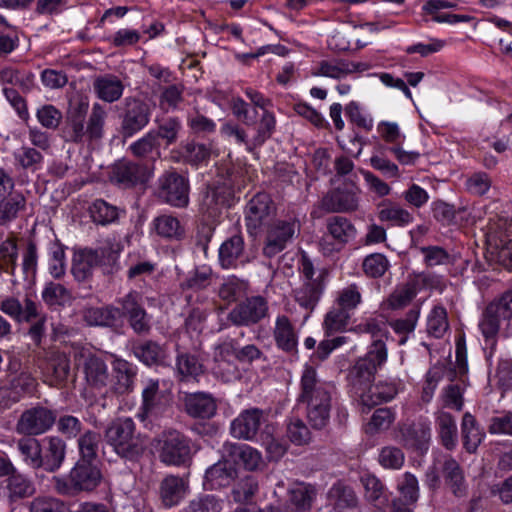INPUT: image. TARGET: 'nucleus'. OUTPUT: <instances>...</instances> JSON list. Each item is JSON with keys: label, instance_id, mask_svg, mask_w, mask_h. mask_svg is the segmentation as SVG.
<instances>
[{"label": "nucleus", "instance_id": "1", "mask_svg": "<svg viewBox=\"0 0 512 512\" xmlns=\"http://www.w3.org/2000/svg\"><path fill=\"white\" fill-rule=\"evenodd\" d=\"M89 111L86 97L71 100L66 112L62 138L65 142L77 145H91L104 136V127L108 116L107 109L95 102Z\"/></svg>", "mask_w": 512, "mask_h": 512}, {"label": "nucleus", "instance_id": "2", "mask_svg": "<svg viewBox=\"0 0 512 512\" xmlns=\"http://www.w3.org/2000/svg\"><path fill=\"white\" fill-rule=\"evenodd\" d=\"M336 392L335 385L321 380L314 367L305 366L300 378L297 403L305 406L307 421L313 429L323 430L329 425Z\"/></svg>", "mask_w": 512, "mask_h": 512}, {"label": "nucleus", "instance_id": "3", "mask_svg": "<svg viewBox=\"0 0 512 512\" xmlns=\"http://www.w3.org/2000/svg\"><path fill=\"white\" fill-rule=\"evenodd\" d=\"M105 440L114 452L129 461H138L146 450L145 440L136 432L132 418H117L105 430Z\"/></svg>", "mask_w": 512, "mask_h": 512}, {"label": "nucleus", "instance_id": "4", "mask_svg": "<svg viewBox=\"0 0 512 512\" xmlns=\"http://www.w3.org/2000/svg\"><path fill=\"white\" fill-rule=\"evenodd\" d=\"M102 481L99 467L88 459H79L66 477L54 476L53 488L62 496H76L96 489Z\"/></svg>", "mask_w": 512, "mask_h": 512}, {"label": "nucleus", "instance_id": "5", "mask_svg": "<svg viewBox=\"0 0 512 512\" xmlns=\"http://www.w3.org/2000/svg\"><path fill=\"white\" fill-rule=\"evenodd\" d=\"M387 360V348L381 339L375 340L367 354L356 361L350 369L348 379L350 384L358 390H363L371 380L379 367Z\"/></svg>", "mask_w": 512, "mask_h": 512}, {"label": "nucleus", "instance_id": "6", "mask_svg": "<svg viewBox=\"0 0 512 512\" xmlns=\"http://www.w3.org/2000/svg\"><path fill=\"white\" fill-rule=\"evenodd\" d=\"M191 440L177 430L163 433L160 440L159 458L167 465L181 466L192 458Z\"/></svg>", "mask_w": 512, "mask_h": 512}, {"label": "nucleus", "instance_id": "7", "mask_svg": "<svg viewBox=\"0 0 512 512\" xmlns=\"http://www.w3.org/2000/svg\"><path fill=\"white\" fill-rule=\"evenodd\" d=\"M152 109L145 101L127 97L121 113L120 133L123 138H130L142 131L150 122Z\"/></svg>", "mask_w": 512, "mask_h": 512}, {"label": "nucleus", "instance_id": "8", "mask_svg": "<svg viewBox=\"0 0 512 512\" xmlns=\"http://www.w3.org/2000/svg\"><path fill=\"white\" fill-rule=\"evenodd\" d=\"M152 173V169L147 164L123 159L113 164L109 179L119 188L131 189L145 185L152 177Z\"/></svg>", "mask_w": 512, "mask_h": 512}, {"label": "nucleus", "instance_id": "9", "mask_svg": "<svg viewBox=\"0 0 512 512\" xmlns=\"http://www.w3.org/2000/svg\"><path fill=\"white\" fill-rule=\"evenodd\" d=\"M264 230L262 254L267 258H273L292 241L298 225L295 220H276Z\"/></svg>", "mask_w": 512, "mask_h": 512}, {"label": "nucleus", "instance_id": "10", "mask_svg": "<svg viewBox=\"0 0 512 512\" xmlns=\"http://www.w3.org/2000/svg\"><path fill=\"white\" fill-rule=\"evenodd\" d=\"M276 206L266 193L256 194L247 204L245 222L251 235L273 223L276 217Z\"/></svg>", "mask_w": 512, "mask_h": 512}, {"label": "nucleus", "instance_id": "11", "mask_svg": "<svg viewBox=\"0 0 512 512\" xmlns=\"http://www.w3.org/2000/svg\"><path fill=\"white\" fill-rule=\"evenodd\" d=\"M158 195L171 206L186 207L189 203V181L176 171H166L159 178Z\"/></svg>", "mask_w": 512, "mask_h": 512}, {"label": "nucleus", "instance_id": "12", "mask_svg": "<svg viewBox=\"0 0 512 512\" xmlns=\"http://www.w3.org/2000/svg\"><path fill=\"white\" fill-rule=\"evenodd\" d=\"M56 420V413L43 406L25 410L16 423V432L24 436H38L48 431Z\"/></svg>", "mask_w": 512, "mask_h": 512}, {"label": "nucleus", "instance_id": "13", "mask_svg": "<svg viewBox=\"0 0 512 512\" xmlns=\"http://www.w3.org/2000/svg\"><path fill=\"white\" fill-rule=\"evenodd\" d=\"M140 295L131 291L117 300L122 317L128 319L130 327L137 334H147L151 329L150 318L140 302Z\"/></svg>", "mask_w": 512, "mask_h": 512}, {"label": "nucleus", "instance_id": "14", "mask_svg": "<svg viewBox=\"0 0 512 512\" xmlns=\"http://www.w3.org/2000/svg\"><path fill=\"white\" fill-rule=\"evenodd\" d=\"M267 313V301L255 296L237 304L228 314V319L236 326H250L266 317Z\"/></svg>", "mask_w": 512, "mask_h": 512}, {"label": "nucleus", "instance_id": "15", "mask_svg": "<svg viewBox=\"0 0 512 512\" xmlns=\"http://www.w3.org/2000/svg\"><path fill=\"white\" fill-rule=\"evenodd\" d=\"M233 340L218 344L213 353V373L223 382H232L240 379L241 372L234 361Z\"/></svg>", "mask_w": 512, "mask_h": 512}, {"label": "nucleus", "instance_id": "16", "mask_svg": "<svg viewBox=\"0 0 512 512\" xmlns=\"http://www.w3.org/2000/svg\"><path fill=\"white\" fill-rule=\"evenodd\" d=\"M368 69L369 65L367 63L352 62L345 59H328L318 62L311 70V75L340 81L353 73L364 72Z\"/></svg>", "mask_w": 512, "mask_h": 512}, {"label": "nucleus", "instance_id": "17", "mask_svg": "<svg viewBox=\"0 0 512 512\" xmlns=\"http://www.w3.org/2000/svg\"><path fill=\"white\" fill-rule=\"evenodd\" d=\"M265 421L264 411L259 408L243 410L231 423V434L238 439L252 440Z\"/></svg>", "mask_w": 512, "mask_h": 512}, {"label": "nucleus", "instance_id": "18", "mask_svg": "<svg viewBox=\"0 0 512 512\" xmlns=\"http://www.w3.org/2000/svg\"><path fill=\"white\" fill-rule=\"evenodd\" d=\"M142 401L137 414L141 421L151 416H158L163 406V396L160 391L159 379L149 378L143 381Z\"/></svg>", "mask_w": 512, "mask_h": 512}, {"label": "nucleus", "instance_id": "19", "mask_svg": "<svg viewBox=\"0 0 512 512\" xmlns=\"http://www.w3.org/2000/svg\"><path fill=\"white\" fill-rule=\"evenodd\" d=\"M70 375V359L59 351H51L45 361V382L51 386H63Z\"/></svg>", "mask_w": 512, "mask_h": 512}, {"label": "nucleus", "instance_id": "20", "mask_svg": "<svg viewBox=\"0 0 512 512\" xmlns=\"http://www.w3.org/2000/svg\"><path fill=\"white\" fill-rule=\"evenodd\" d=\"M83 373L87 387L95 391H102L110 381L106 362L96 355H89L84 359Z\"/></svg>", "mask_w": 512, "mask_h": 512}, {"label": "nucleus", "instance_id": "21", "mask_svg": "<svg viewBox=\"0 0 512 512\" xmlns=\"http://www.w3.org/2000/svg\"><path fill=\"white\" fill-rule=\"evenodd\" d=\"M81 315L84 323L90 327L112 328L117 326L122 318L120 308L113 305L86 306L82 309Z\"/></svg>", "mask_w": 512, "mask_h": 512}, {"label": "nucleus", "instance_id": "22", "mask_svg": "<svg viewBox=\"0 0 512 512\" xmlns=\"http://www.w3.org/2000/svg\"><path fill=\"white\" fill-rule=\"evenodd\" d=\"M45 444L41 452L39 469L43 468L46 472L54 473L58 471L64 463L66 457V443L57 436H50L43 439Z\"/></svg>", "mask_w": 512, "mask_h": 512}, {"label": "nucleus", "instance_id": "23", "mask_svg": "<svg viewBox=\"0 0 512 512\" xmlns=\"http://www.w3.org/2000/svg\"><path fill=\"white\" fill-rule=\"evenodd\" d=\"M3 493L9 503H16L20 500L33 496L36 488L32 480L16 469L7 476L4 481Z\"/></svg>", "mask_w": 512, "mask_h": 512}, {"label": "nucleus", "instance_id": "24", "mask_svg": "<svg viewBox=\"0 0 512 512\" xmlns=\"http://www.w3.org/2000/svg\"><path fill=\"white\" fill-rule=\"evenodd\" d=\"M430 439L431 429L427 423H412L400 428V441L406 448L423 453L427 451Z\"/></svg>", "mask_w": 512, "mask_h": 512}, {"label": "nucleus", "instance_id": "25", "mask_svg": "<svg viewBox=\"0 0 512 512\" xmlns=\"http://www.w3.org/2000/svg\"><path fill=\"white\" fill-rule=\"evenodd\" d=\"M322 208L332 213H347L358 209L359 198L356 192L334 189L323 197Z\"/></svg>", "mask_w": 512, "mask_h": 512}, {"label": "nucleus", "instance_id": "26", "mask_svg": "<svg viewBox=\"0 0 512 512\" xmlns=\"http://www.w3.org/2000/svg\"><path fill=\"white\" fill-rule=\"evenodd\" d=\"M183 401L185 412L193 418L209 419L217 410L215 399L208 393H188Z\"/></svg>", "mask_w": 512, "mask_h": 512}, {"label": "nucleus", "instance_id": "27", "mask_svg": "<svg viewBox=\"0 0 512 512\" xmlns=\"http://www.w3.org/2000/svg\"><path fill=\"white\" fill-rule=\"evenodd\" d=\"M441 472L446 487L455 497L462 498L467 495L468 486L463 469L454 458L448 456L444 459Z\"/></svg>", "mask_w": 512, "mask_h": 512}, {"label": "nucleus", "instance_id": "28", "mask_svg": "<svg viewBox=\"0 0 512 512\" xmlns=\"http://www.w3.org/2000/svg\"><path fill=\"white\" fill-rule=\"evenodd\" d=\"M506 222L499 220L495 226H491L488 233V240L496 250L498 261L507 269H512V239L501 230Z\"/></svg>", "mask_w": 512, "mask_h": 512}, {"label": "nucleus", "instance_id": "29", "mask_svg": "<svg viewBox=\"0 0 512 512\" xmlns=\"http://www.w3.org/2000/svg\"><path fill=\"white\" fill-rule=\"evenodd\" d=\"M128 151L136 159L154 164L161 158V143L157 141L153 131H148L130 144Z\"/></svg>", "mask_w": 512, "mask_h": 512}, {"label": "nucleus", "instance_id": "30", "mask_svg": "<svg viewBox=\"0 0 512 512\" xmlns=\"http://www.w3.org/2000/svg\"><path fill=\"white\" fill-rule=\"evenodd\" d=\"M188 482L176 475L166 476L160 483L159 496L166 507L177 505L187 494Z\"/></svg>", "mask_w": 512, "mask_h": 512}, {"label": "nucleus", "instance_id": "31", "mask_svg": "<svg viewBox=\"0 0 512 512\" xmlns=\"http://www.w3.org/2000/svg\"><path fill=\"white\" fill-rule=\"evenodd\" d=\"M93 91L100 100L114 103L122 97L124 84L116 75L104 74L94 78Z\"/></svg>", "mask_w": 512, "mask_h": 512}, {"label": "nucleus", "instance_id": "32", "mask_svg": "<svg viewBox=\"0 0 512 512\" xmlns=\"http://www.w3.org/2000/svg\"><path fill=\"white\" fill-rule=\"evenodd\" d=\"M323 290L324 284L319 275L315 281H303L299 287L293 290V297L302 308L312 311L319 302Z\"/></svg>", "mask_w": 512, "mask_h": 512}, {"label": "nucleus", "instance_id": "33", "mask_svg": "<svg viewBox=\"0 0 512 512\" xmlns=\"http://www.w3.org/2000/svg\"><path fill=\"white\" fill-rule=\"evenodd\" d=\"M398 384L394 381H379L370 386L367 392L360 394L363 405L371 408L392 400L398 393Z\"/></svg>", "mask_w": 512, "mask_h": 512}, {"label": "nucleus", "instance_id": "34", "mask_svg": "<svg viewBox=\"0 0 512 512\" xmlns=\"http://www.w3.org/2000/svg\"><path fill=\"white\" fill-rule=\"evenodd\" d=\"M132 350L135 357L147 366L164 365L167 359L165 347L152 340L137 342Z\"/></svg>", "mask_w": 512, "mask_h": 512}, {"label": "nucleus", "instance_id": "35", "mask_svg": "<svg viewBox=\"0 0 512 512\" xmlns=\"http://www.w3.org/2000/svg\"><path fill=\"white\" fill-rule=\"evenodd\" d=\"M273 336L278 348L293 353L297 349V334L289 318L279 315L276 318Z\"/></svg>", "mask_w": 512, "mask_h": 512}, {"label": "nucleus", "instance_id": "36", "mask_svg": "<svg viewBox=\"0 0 512 512\" xmlns=\"http://www.w3.org/2000/svg\"><path fill=\"white\" fill-rule=\"evenodd\" d=\"M97 254L92 248L77 251L72 260L71 273L78 282L87 281L92 277L93 269L97 266Z\"/></svg>", "mask_w": 512, "mask_h": 512}, {"label": "nucleus", "instance_id": "37", "mask_svg": "<svg viewBox=\"0 0 512 512\" xmlns=\"http://www.w3.org/2000/svg\"><path fill=\"white\" fill-rule=\"evenodd\" d=\"M244 238L234 234L226 239L219 248V262L222 268L230 269L237 266V261L244 254Z\"/></svg>", "mask_w": 512, "mask_h": 512}, {"label": "nucleus", "instance_id": "38", "mask_svg": "<svg viewBox=\"0 0 512 512\" xmlns=\"http://www.w3.org/2000/svg\"><path fill=\"white\" fill-rule=\"evenodd\" d=\"M327 231L336 244L339 246L337 250L341 249L345 244L352 241L356 237V228L345 217L333 216L327 219Z\"/></svg>", "mask_w": 512, "mask_h": 512}, {"label": "nucleus", "instance_id": "39", "mask_svg": "<svg viewBox=\"0 0 512 512\" xmlns=\"http://www.w3.org/2000/svg\"><path fill=\"white\" fill-rule=\"evenodd\" d=\"M316 491L312 486L298 484L289 490L287 510L285 512H308L315 499Z\"/></svg>", "mask_w": 512, "mask_h": 512}, {"label": "nucleus", "instance_id": "40", "mask_svg": "<svg viewBox=\"0 0 512 512\" xmlns=\"http://www.w3.org/2000/svg\"><path fill=\"white\" fill-rule=\"evenodd\" d=\"M176 372L181 381L197 379L204 374V365L196 354L178 352L176 356Z\"/></svg>", "mask_w": 512, "mask_h": 512}, {"label": "nucleus", "instance_id": "41", "mask_svg": "<svg viewBox=\"0 0 512 512\" xmlns=\"http://www.w3.org/2000/svg\"><path fill=\"white\" fill-rule=\"evenodd\" d=\"M228 196L224 189H211L203 200V215L209 225H213L220 217L222 210L226 207Z\"/></svg>", "mask_w": 512, "mask_h": 512}, {"label": "nucleus", "instance_id": "42", "mask_svg": "<svg viewBox=\"0 0 512 512\" xmlns=\"http://www.w3.org/2000/svg\"><path fill=\"white\" fill-rule=\"evenodd\" d=\"M237 476L234 465L228 461H219L206 470L205 479L210 488L228 486Z\"/></svg>", "mask_w": 512, "mask_h": 512}, {"label": "nucleus", "instance_id": "43", "mask_svg": "<svg viewBox=\"0 0 512 512\" xmlns=\"http://www.w3.org/2000/svg\"><path fill=\"white\" fill-rule=\"evenodd\" d=\"M378 219L382 222H391L393 225L406 226L413 221L412 214L400 205L383 200L377 205Z\"/></svg>", "mask_w": 512, "mask_h": 512}, {"label": "nucleus", "instance_id": "44", "mask_svg": "<svg viewBox=\"0 0 512 512\" xmlns=\"http://www.w3.org/2000/svg\"><path fill=\"white\" fill-rule=\"evenodd\" d=\"M41 297L43 302L52 309L63 308L73 300L72 293L64 285L56 282L45 284Z\"/></svg>", "mask_w": 512, "mask_h": 512}, {"label": "nucleus", "instance_id": "45", "mask_svg": "<svg viewBox=\"0 0 512 512\" xmlns=\"http://www.w3.org/2000/svg\"><path fill=\"white\" fill-rule=\"evenodd\" d=\"M436 423L442 445L448 450H453L456 447L458 436L454 417L448 412L440 411L437 414Z\"/></svg>", "mask_w": 512, "mask_h": 512}, {"label": "nucleus", "instance_id": "46", "mask_svg": "<svg viewBox=\"0 0 512 512\" xmlns=\"http://www.w3.org/2000/svg\"><path fill=\"white\" fill-rule=\"evenodd\" d=\"M121 247L118 243L107 240L102 246L92 249L97 254V266L103 268L105 274H113L118 269V257Z\"/></svg>", "mask_w": 512, "mask_h": 512}, {"label": "nucleus", "instance_id": "47", "mask_svg": "<svg viewBox=\"0 0 512 512\" xmlns=\"http://www.w3.org/2000/svg\"><path fill=\"white\" fill-rule=\"evenodd\" d=\"M120 209L103 199H96L89 207L92 221L99 225H109L119 219Z\"/></svg>", "mask_w": 512, "mask_h": 512}, {"label": "nucleus", "instance_id": "48", "mask_svg": "<svg viewBox=\"0 0 512 512\" xmlns=\"http://www.w3.org/2000/svg\"><path fill=\"white\" fill-rule=\"evenodd\" d=\"M461 433L466 451L474 453L482 441L483 434L477 426L475 417L468 412L463 415Z\"/></svg>", "mask_w": 512, "mask_h": 512}, {"label": "nucleus", "instance_id": "49", "mask_svg": "<svg viewBox=\"0 0 512 512\" xmlns=\"http://www.w3.org/2000/svg\"><path fill=\"white\" fill-rule=\"evenodd\" d=\"M26 206V199L22 193L0 197V225L16 219L20 211Z\"/></svg>", "mask_w": 512, "mask_h": 512}, {"label": "nucleus", "instance_id": "50", "mask_svg": "<svg viewBox=\"0 0 512 512\" xmlns=\"http://www.w3.org/2000/svg\"><path fill=\"white\" fill-rule=\"evenodd\" d=\"M449 329L447 311L443 306H434L427 316L426 331L434 338H442Z\"/></svg>", "mask_w": 512, "mask_h": 512}, {"label": "nucleus", "instance_id": "51", "mask_svg": "<svg viewBox=\"0 0 512 512\" xmlns=\"http://www.w3.org/2000/svg\"><path fill=\"white\" fill-rule=\"evenodd\" d=\"M357 36H359L358 26L352 25L344 27L336 31V33L331 37L329 46L335 51L344 52L351 48L352 41L355 40L357 48H361L365 44L359 43Z\"/></svg>", "mask_w": 512, "mask_h": 512}, {"label": "nucleus", "instance_id": "52", "mask_svg": "<svg viewBox=\"0 0 512 512\" xmlns=\"http://www.w3.org/2000/svg\"><path fill=\"white\" fill-rule=\"evenodd\" d=\"M454 7V4L447 0H429L423 6V11L431 16V20L439 23H456L458 21L467 20L466 16L455 14H441V9Z\"/></svg>", "mask_w": 512, "mask_h": 512}, {"label": "nucleus", "instance_id": "53", "mask_svg": "<svg viewBox=\"0 0 512 512\" xmlns=\"http://www.w3.org/2000/svg\"><path fill=\"white\" fill-rule=\"evenodd\" d=\"M253 124H255L256 133L251 139V146L256 148L271 138L276 128V118L272 112L265 110V112H262L260 120L258 122L254 121Z\"/></svg>", "mask_w": 512, "mask_h": 512}, {"label": "nucleus", "instance_id": "54", "mask_svg": "<svg viewBox=\"0 0 512 512\" xmlns=\"http://www.w3.org/2000/svg\"><path fill=\"white\" fill-rule=\"evenodd\" d=\"M156 233L168 239H179L184 234L180 221L172 215H160L153 221Z\"/></svg>", "mask_w": 512, "mask_h": 512}, {"label": "nucleus", "instance_id": "55", "mask_svg": "<svg viewBox=\"0 0 512 512\" xmlns=\"http://www.w3.org/2000/svg\"><path fill=\"white\" fill-rule=\"evenodd\" d=\"M17 448L28 466L33 469H39L42 452L39 440L33 437H23L18 440Z\"/></svg>", "mask_w": 512, "mask_h": 512}, {"label": "nucleus", "instance_id": "56", "mask_svg": "<svg viewBox=\"0 0 512 512\" xmlns=\"http://www.w3.org/2000/svg\"><path fill=\"white\" fill-rule=\"evenodd\" d=\"M361 483L365 490V498L375 506H380L387 501L385 489L381 481L372 474H364Z\"/></svg>", "mask_w": 512, "mask_h": 512}, {"label": "nucleus", "instance_id": "57", "mask_svg": "<svg viewBox=\"0 0 512 512\" xmlns=\"http://www.w3.org/2000/svg\"><path fill=\"white\" fill-rule=\"evenodd\" d=\"M395 420V413L390 408H378L376 409L370 421L366 425V433L370 435L377 434L382 431H386L390 428Z\"/></svg>", "mask_w": 512, "mask_h": 512}, {"label": "nucleus", "instance_id": "58", "mask_svg": "<svg viewBox=\"0 0 512 512\" xmlns=\"http://www.w3.org/2000/svg\"><path fill=\"white\" fill-rule=\"evenodd\" d=\"M329 497L334 501L335 507L339 510L354 508L358 502L354 490L342 483H337L330 489Z\"/></svg>", "mask_w": 512, "mask_h": 512}, {"label": "nucleus", "instance_id": "59", "mask_svg": "<svg viewBox=\"0 0 512 512\" xmlns=\"http://www.w3.org/2000/svg\"><path fill=\"white\" fill-rule=\"evenodd\" d=\"M181 130V122L177 117H168L160 122L157 129H152L157 141L162 139L166 146L174 144Z\"/></svg>", "mask_w": 512, "mask_h": 512}, {"label": "nucleus", "instance_id": "60", "mask_svg": "<svg viewBox=\"0 0 512 512\" xmlns=\"http://www.w3.org/2000/svg\"><path fill=\"white\" fill-rule=\"evenodd\" d=\"M223 500L212 494H203L189 501L184 512H221Z\"/></svg>", "mask_w": 512, "mask_h": 512}, {"label": "nucleus", "instance_id": "61", "mask_svg": "<svg viewBox=\"0 0 512 512\" xmlns=\"http://www.w3.org/2000/svg\"><path fill=\"white\" fill-rule=\"evenodd\" d=\"M37 384L36 378L28 370H22L9 380L10 389L18 398L32 394L36 390Z\"/></svg>", "mask_w": 512, "mask_h": 512}, {"label": "nucleus", "instance_id": "62", "mask_svg": "<svg viewBox=\"0 0 512 512\" xmlns=\"http://www.w3.org/2000/svg\"><path fill=\"white\" fill-rule=\"evenodd\" d=\"M417 294V283L411 280L398 286L389 296V305L393 309L401 308L409 304Z\"/></svg>", "mask_w": 512, "mask_h": 512}, {"label": "nucleus", "instance_id": "63", "mask_svg": "<svg viewBox=\"0 0 512 512\" xmlns=\"http://www.w3.org/2000/svg\"><path fill=\"white\" fill-rule=\"evenodd\" d=\"M232 453L237 456L245 469L249 471L258 470L263 465L261 454L248 445H234Z\"/></svg>", "mask_w": 512, "mask_h": 512}, {"label": "nucleus", "instance_id": "64", "mask_svg": "<svg viewBox=\"0 0 512 512\" xmlns=\"http://www.w3.org/2000/svg\"><path fill=\"white\" fill-rule=\"evenodd\" d=\"M30 512H70L60 499L52 496H38L29 503Z\"/></svg>", "mask_w": 512, "mask_h": 512}]
</instances>
